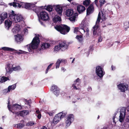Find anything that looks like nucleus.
Listing matches in <instances>:
<instances>
[{
	"mask_svg": "<svg viewBox=\"0 0 129 129\" xmlns=\"http://www.w3.org/2000/svg\"><path fill=\"white\" fill-rule=\"evenodd\" d=\"M9 58L11 59H12L13 58V56H10L9 57Z\"/></svg>",
	"mask_w": 129,
	"mask_h": 129,
	"instance_id": "nucleus-59",
	"label": "nucleus"
},
{
	"mask_svg": "<svg viewBox=\"0 0 129 129\" xmlns=\"http://www.w3.org/2000/svg\"><path fill=\"white\" fill-rule=\"evenodd\" d=\"M12 24V22L9 19H7L6 20L5 22V25L6 28H7L8 30H9V28L11 26Z\"/></svg>",
	"mask_w": 129,
	"mask_h": 129,
	"instance_id": "nucleus-25",
	"label": "nucleus"
},
{
	"mask_svg": "<svg viewBox=\"0 0 129 129\" xmlns=\"http://www.w3.org/2000/svg\"><path fill=\"white\" fill-rule=\"evenodd\" d=\"M101 18V14L100 12H99L98 14V18Z\"/></svg>",
	"mask_w": 129,
	"mask_h": 129,
	"instance_id": "nucleus-57",
	"label": "nucleus"
},
{
	"mask_svg": "<svg viewBox=\"0 0 129 129\" xmlns=\"http://www.w3.org/2000/svg\"><path fill=\"white\" fill-rule=\"evenodd\" d=\"M100 7H101L105 3V0H100Z\"/></svg>",
	"mask_w": 129,
	"mask_h": 129,
	"instance_id": "nucleus-36",
	"label": "nucleus"
},
{
	"mask_svg": "<svg viewBox=\"0 0 129 129\" xmlns=\"http://www.w3.org/2000/svg\"><path fill=\"white\" fill-rule=\"evenodd\" d=\"M128 87V84L124 83H120L118 85V89L122 92H124L125 90H127Z\"/></svg>",
	"mask_w": 129,
	"mask_h": 129,
	"instance_id": "nucleus-12",
	"label": "nucleus"
},
{
	"mask_svg": "<svg viewBox=\"0 0 129 129\" xmlns=\"http://www.w3.org/2000/svg\"><path fill=\"white\" fill-rule=\"evenodd\" d=\"M13 113H14L15 114L17 115V116L20 115V111L19 112H15V113L13 112Z\"/></svg>",
	"mask_w": 129,
	"mask_h": 129,
	"instance_id": "nucleus-50",
	"label": "nucleus"
},
{
	"mask_svg": "<svg viewBox=\"0 0 129 129\" xmlns=\"http://www.w3.org/2000/svg\"><path fill=\"white\" fill-rule=\"evenodd\" d=\"M101 19V18H98L96 22L95 25L93 27V34L94 36L98 35V34L97 33V30L99 27V23L100 22Z\"/></svg>",
	"mask_w": 129,
	"mask_h": 129,
	"instance_id": "nucleus-10",
	"label": "nucleus"
},
{
	"mask_svg": "<svg viewBox=\"0 0 129 129\" xmlns=\"http://www.w3.org/2000/svg\"><path fill=\"white\" fill-rule=\"evenodd\" d=\"M41 114H39L38 115L37 117H38V118L39 119H40L41 118Z\"/></svg>",
	"mask_w": 129,
	"mask_h": 129,
	"instance_id": "nucleus-49",
	"label": "nucleus"
},
{
	"mask_svg": "<svg viewBox=\"0 0 129 129\" xmlns=\"http://www.w3.org/2000/svg\"><path fill=\"white\" fill-rule=\"evenodd\" d=\"M40 129H47V127L45 126H43Z\"/></svg>",
	"mask_w": 129,
	"mask_h": 129,
	"instance_id": "nucleus-53",
	"label": "nucleus"
},
{
	"mask_svg": "<svg viewBox=\"0 0 129 129\" xmlns=\"http://www.w3.org/2000/svg\"><path fill=\"white\" fill-rule=\"evenodd\" d=\"M77 10L80 14L86 10V8L84 6L78 5L77 6Z\"/></svg>",
	"mask_w": 129,
	"mask_h": 129,
	"instance_id": "nucleus-19",
	"label": "nucleus"
},
{
	"mask_svg": "<svg viewBox=\"0 0 129 129\" xmlns=\"http://www.w3.org/2000/svg\"><path fill=\"white\" fill-rule=\"evenodd\" d=\"M72 5H74L75 6H78L79 4L78 3H77L75 2H72L71 3Z\"/></svg>",
	"mask_w": 129,
	"mask_h": 129,
	"instance_id": "nucleus-48",
	"label": "nucleus"
},
{
	"mask_svg": "<svg viewBox=\"0 0 129 129\" xmlns=\"http://www.w3.org/2000/svg\"><path fill=\"white\" fill-rule=\"evenodd\" d=\"M23 18L22 16L20 15L16 14V15L15 22L17 23L23 21Z\"/></svg>",
	"mask_w": 129,
	"mask_h": 129,
	"instance_id": "nucleus-23",
	"label": "nucleus"
},
{
	"mask_svg": "<svg viewBox=\"0 0 129 129\" xmlns=\"http://www.w3.org/2000/svg\"><path fill=\"white\" fill-rule=\"evenodd\" d=\"M81 28L82 29H83L84 30V32L85 31V29H84V28L83 27H81Z\"/></svg>",
	"mask_w": 129,
	"mask_h": 129,
	"instance_id": "nucleus-61",
	"label": "nucleus"
},
{
	"mask_svg": "<svg viewBox=\"0 0 129 129\" xmlns=\"http://www.w3.org/2000/svg\"><path fill=\"white\" fill-rule=\"evenodd\" d=\"M61 70H63V72H64V68H63V67L61 68Z\"/></svg>",
	"mask_w": 129,
	"mask_h": 129,
	"instance_id": "nucleus-64",
	"label": "nucleus"
},
{
	"mask_svg": "<svg viewBox=\"0 0 129 129\" xmlns=\"http://www.w3.org/2000/svg\"><path fill=\"white\" fill-rule=\"evenodd\" d=\"M15 39L16 41L18 43H20L23 40V39L21 36L19 34L15 35Z\"/></svg>",
	"mask_w": 129,
	"mask_h": 129,
	"instance_id": "nucleus-21",
	"label": "nucleus"
},
{
	"mask_svg": "<svg viewBox=\"0 0 129 129\" xmlns=\"http://www.w3.org/2000/svg\"><path fill=\"white\" fill-rule=\"evenodd\" d=\"M22 8H25L26 9L35 10L36 9V7L35 4L30 3H24L23 4H22Z\"/></svg>",
	"mask_w": 129,
	"mask_h": 129,
	"instance_id": "nucleus-8",
	"label": "nucleus"
},
{
	"mask_svg": "<svg viewBox=\"0 0 129 129\" xmlns=\"http://www.w3.org/2000/svg\"><path fill=\"white\" fill-rule=\"evenodd\" d=\"M60 61V62H63V63H65L66 62V59H58Z\"/></svg>",
	"mask_w": 129,
	"mask_h": 129,
	"instance_id": "nucleus-45",
	"label": "nucleus"
},
{
	"mask_svg": "<svg viewBox=\"0 0 129 129\" xmlns=\"http://www.w3.org/2000/svg\"><path fill=\"white\" fill-rule=\"evenodd\" d=\"M2 49L3 50L7 51H11L14 50V49L7 47H3L2 48Z\"/></svg>",
	"mask_w": 129,
	"mask_h": 129,
	"instance_id": "nucleus-31",
	"label": "nucleus"
},
{
	"mask_svg": "<svg viewBox=\"0 0 129 129\" xmlns=\"http://www.w3.org/2000/svg\"><path fill=\"white\" fill-rule=\"evenodd\" d=\"M53 113L52 112H49L48 113V114L50 116H52L53 115Z\"/></svg>",
	"mask_w": 129,
	"mask_h": 129,
	"instance_id": "nucleus-56",
	"label": "nucleus"
},
{
	"mask_svg": "<svg viewBox=\"0 0 129 129\" xmlns=\"http://www.w3.org/2000/svg\"><path fill=\"white\" fill-rule=\"evenodd\" d=\"M79 28L78 27H75L74 28V33H76L77 34V33L78 32H79Z\"/></svg>",
	"mask_w": 129,
	"mask_h": 129,
	"instance_id": "nucleus-44",
	"label": "nucleus"
},
{
	"mask_svg": "<svg viewBox=\"0 0 129 129\" xmlns=\"http://www.w3.org/2000/svg\"><path fill=\"white\" fill-rule=\"evenodd\" d=\"M28 113V111L27 110H23L20 111V116H23L27 115Z\"/></svg>",
	"mask_w": 129,
	"mask_h": 129,
	"instance_id": "nucleus-27",
	"label": "nucleus"
},
{
	"mask_svg": "<svg viewBox=\"0 0 129 129\" xmlns=\"http://www.w3.org/2000/svg\"><path fill=\"white\" fill-rule=\"evenodd\" d=\"M17 3L15 2L13 3V6L14 7H16Z\"/></svg>",
	"mask_w": 129,
	"mask_h": 129,
	"instance_id": "nucleus-46",
	"label": "nucleus"
},
{
	"mask_svg": "<svg viewBox=\"0 0 129 129\" xmlns=\"http://www.w3.org/2000/svg\"><path fill=\"white\" fill-rule=\"evenodd\" d=\"M53 64V63H50L47 69H46V73H47L48 70L49 69L51 68L52 65Z\"/></svg>",
	"mask_w": 129,
	"mask_h": 129,
	"instance_id": "nucleus-38",
	"label": "nucleus"
},
{
	"mask_svg": "<svg viewBox=\"0 0 129 129\" xmlns=\"http://www.w3.org/2000/svg\"><path fill=\"white\" fill-rule=\"evenodd\" d=\"M55 28L58 31H59L60 33L63 35L66 34V32L64 30V28H63V25L62 26L60 25H56L55 27Z\"/></svg>",
	"mask_w": 129,
	"mask_h": 129,
	"instance_id": "nucleus-15",
	"label": "nucleus"
},
{
	"mask_svg": "<svg viewBox=\"0 0 129 129\" xmlns=\"http://www.w3.org/2000/svg\"><path fill=\"white\" fill-rule=\"evenodd\" d=\"M9 79L8 77L5 76H3L0 79V82L1 83H3L5 82Z\"/></svg>",
	"mask_w": 129,
	"mask_h": 129,
	"instance_id": "nucleus-30",
	"label": "nucleus"
},
{
	"mask_svg": "<svg viewBox=\"0 0 129 129\" xmlns=\"http://www.w3.org/2000/svg\"><path fill=\"white\" fill-rule=\"evenodd\" d=\"M13 53H11V54H14L17 53V54H22L23 53V51H22L19 50V51H17L16 50L14 49V50L12 51Z\"/></svg>",
	"mask_w": 129,
	"mask_h": 129,
	"instance_id": "nucleus-33",
	"label": "nucleus"
},
{
	"mask_svg": "<svg viewBox=\"0 0 129 129\" xmlns=\"http://www.w3.org/2000/svg\"><path fill=\"white\" fill-rule=\"evenodd\" d=\"M66 114V112L63 111L56 115L53 119V123L55 124H57L62 118L64 117Z\"/></svg>",
	"mask_w": 129,
	"mask_h": 129,
	"instance_id": "nucleus-3",
	"label": "nucleus"
},
{
	"mask_svg": "<svg viewBox=\"0 0 129 129\" xmlns=\"http://www.w3.org/2000/svg\"><path fill=\"white\" fill-rule=\"evenodd\" d=\"M126 111V109L125 107L122 108L120 110L119 121L121 122H123L125 117Z\"/></svg>",
	"mask_w": 129,
	"mask_h": 129,
	"instance_id": "nucleus-9",
	"label": "nucleus"
},
{
	"mask_svg": "<svg viewBox=\"0 0 129 129\" xmlns=\"http://www.w3.org/2000/svg\"><path fill=\"white\" fill-rule=\"evenodd\" d=\"M60 89L56 85H53L52 86L51 89V91L53 92V93L56 96H58L60 93Z\"/></svg>",
	"mask_w": 129,
	"mask_h": 129,
	"instance_id": "nucleus-11",
	"label": "nucleus"
},
{
	"mask_svg": "<svg viewBox=\"0 0 129 129\" xmlns=\"http://www.w3.org/2000/svg\"><path fill=\"white\" fill-rule=\"evenodd\" d=\"M24 126L23 124L21 123H19L17 124V127L19 128H21L23 127Z\"/></svg>",
	"mask_w": 129,
	"mask_h": 129,
	"instance_id": "nucleus-40",
	"label": "nucleus"
},
{
	"mask_svg": "<svg viewBox=\"0 0 129 129\" xmlns=\"http://www.w3.org/2000/svg\"><path fill=\"white\" fill-rule=\"evenodd\" d=\"M36 113L38 114H40V112L39 110H37L36 111Z\"/></svg>",
	"mask_w": 129,
	"mask_h": 129,
	"instance_id": "nucleus-54",
	"label": "nucleus"
},
{
	"mask_svg": "<svg viewBox=\"0 0 129 129\" xmlns=\"http://www.w3.org/2000/svg\"><path fill=\"white\" fill-rule=\"evenodd\" d=\"M126 121L129 123V116L126 117Z\"/></svg>",
	"mask_w": 129,
	"mask_h": 129,
	"instance_id": "nucleus-52",
	"label": "nucleus"
},
{
	"mask_svg": "<svg viewBox=\"0 0 129 129\" xmlns=\"http://www.w3.org/2000/svg\"><path fill=\"white\" fill-rule=\"evenodd\" d=\"M65 15L67 17H71L69 18L71 21H75L76 17L78 16V14L74 13L73 9H68L65 12Z\"/></svg>",
	"mask_w": 129,
	"mask_h": 129,
	"instance_id": "nucleus-2",
	"label": "nucleus"
},
{
	"mask_svg": "<svg viewBox=\"0 0 129 129\" xmlns=\"http://www.w3.org/2000/svg\"><path fill=\"white\" fill-rule=\"evenodd\" d=\"M10 64H8L7 65V67L6 68L7 73L11 74L13 71H17L21 69V68L19 66H17L12 68L10 67Z\"/></svg>",
	"mask_w": 129,
	"mask_h": 129,
	"instance_id": "nucleus-7",
	"label": "nucleus"
},
{
	"mask_svg": "<svg viewBox=\"0 0 129 129\" xmlns=\"http://www.w3.org/2000/svg\"><path fill=\"white\" fill-rule=\"evenodd\" d=\"M53 21L54 22H56L58 21H61L60 17L58 16H56L53 18Z\"/></svg>",
	"mask_w": 129,
	"mask_h": 129,
	"instance_id": "nucleus-29",
	"label": "nucleus"
},
{
	"mask_svg": "<svg viewBox=\"0 0 129 129\" xmlns=\"http://www.w3.org/2000/svg\"><path fill=\"white\" fill-rule=\"evenodd\" d=\"M79 81L80 79L79 78H78L74 81V83L72 84V86L73 89L76 90H79L80 89L79 88L77 87V85L78 87V86L80 83Z\"/></svg>",
	"mask_w": 129,
	"mask_h": 129,
	"instance_id": "nucleus-16",
	"label": "nucleus"
},
{
	"mask_svg": "<svg viewBox=\"0 0 129 129\" xmlns=\"http://www.w3.org/2000/svg\"><path fill=\"white\" fill-rule=\"evenodd\" d=\"M34 124V123L33 122L30 121L27 123L26 125L27 126H32Z\"/></svg>",
	"mask_w": 129,
	"mask_h": 129,
	"instance_id": "nucleus-42",
	"label": "nucleus"
},
{
	"mask_svg": "<svg viewBox=\"0 0 129 129\" xmlns=\"http://www.w3.org/2000/svg\"><path fill=\"white\" fill-rule=\"evenodd\" d=\"M86 31L87 32H88L89 31V29L88 28H87L86 29Z\"/></svg>",
	"mask_w": 129,
	"mask_h": 129,
	"instance_id": "nucleus-60",
	"label": "nucleus"
},
{
	"mask_svg": "<svg viewBox=\"0 0 129 129\" xmlns=\"http://www.w3.org/2000/svg\"><path fill=\"white\" fill-rule=\"evenodd\" d=\"M111 68H112V70H114L115 69V67H114L113 65H112L111 66Z\"/></svg>",
	"mask_w": 129,
	"mask_h": 129,
	"instance_id": "nucleus-55",
	"label": "nucleus"
},
{
	"mask_svg": "<svg viewBox=\"0 0 129 129\" xmlns=\"http://www.w3.org/2000/svg\"><path fill=\"white\" fill-rule=\"evenodd\" d=\"M91 2V1L90 0H85L83 1V4L86 7H87L89 6Z\"/></svg>",
	"mask_w": 129,
	"mask_h": 129,
	"instance_id": "nucleus-28",
	"label": "nucleus"
},
{
	"mask_svg": "<svg viewBox=\"0 0 129 129\" xmlns=\"http://www.w3.org/2000/svg\"><path fill=\"white\" fill-rule=\"evenodd\" d=\"M9 87H8V89H4L3 90V92L4 93H6L8 92H9L10 91V88Z\"/></svg>",
	"mask_w": 129,
	"mask_h": 129,
	"instance_id": "nucleus-37",
	"label": "nucleus"
},
{
	"mask_svg": "<svg viewBox=\"0 0 129 129\" xmlns=\"http://www.w3.org/2000/svg\"><path fill=\"white\" fill-rule=\"evenodd\" d=\"M16 85L15 84H14V85H12L9 86L8 87H9L10 89V90L12 89L13 90H14L16 87Z\"/></svg>",
	"mask_w": 129,
	"mask_h": 129,
	"instance_id": "nucleus-41",
	"label": "nucleus"
},
{
	"mask_svg": "<svg viewBox=\"0 0 129 129\" xmlns=\"http://www.w3.org/2000/svg\"><path fill=\"white\" fill-rule=\"evenodd\" d=\"M92 89L91 87H89L88 88L87 90L88 91H91L92 90Z\"/></svg>",
	"mask_w": 129,
	"mask_h": 129,
	"instance_id": "nucleus-51",
	"label": "nucleus"
},
{
	"mask_svg": "<svg viewBox=\"0 0 129 129\" xmlns=\"http://www.w3.org/2000/svg\"><path fill=\"white\" fill-rule=\"evenodd\" d=\"M8 17V14L7 12H3L0 15V24L3 22L4 20Z\"/></svg>",
	"mask_w": 129,
	"mask_h": 129,
	"instance_id": "nucleus-18",
	"label": "nucleus"
},
{
	"mask_svg": "<svg viewBox=\"0 0 129 129\" xmlns=\"http://www.w3.org/2000/svg\"><path fill=\"white\" fill-rule=\"evenodd\" d=\"M63 25V28H64V30L65 31V32H66V34H67L69 31L70 30V28L66 25Z\"/></svg>",
	"mask_w": 129,
	"mask_h": 129,
	"instance_id": "nucleus-32",
	"label": "nucleus"
},
{
	"mask_svg": "<svg viewBox=\"0 0 129 129\" xmlns=\"http://www.w3.org/2000/svg\"><path fill=\"white\" fill-rule=\"evenodd\" d=\"M102 39L101 38V36L99 37V38L98 40V42H101L102 41Z\"/></svg>",
	"mask_w": 129,
	"mask_h": 129,
	"instance_id": "nucleus-47",
	"label": "nucleus"
},
{
	"mask_svg": "<svg viewBox=\"0 0 129 129\" xmlns=\"http://www.w3.org/2000/svg\"><path fill=\"white\" fill-rule=\"evenodd\" d=\"M12 31L14 34H15L18 32V30L15 28H14L12 29Z\"/></svg>",
	"mask_w": 129,
	"mask_h": 129,
	"instance_id": "nucleus-43",
	"label": "nucleus"
},
{
	"mask_svg": "<svg viewBox=\"0 0 129 129\" xmlns=\"http://www.w3.org/2000/svg\"><path fill=\"white\" fill-rule=\"evenodd\" d=\"M75 38L78 40V41L79 43L82 44H83L84 39L82 35H77L75 37Z\"/></svg>",
	"mask_w": 129,
	"mask_h": 129,
	"instance_id": "nucleus-24",
	"label": "nucleus"
},
{
	"mask_svg": "<svg viewBox=\"0 0 129 129\" xmlns=\"http://www.w3.org/2000/svg\"><path fill=\"white\" fill-rule=\"evenodd\" d=\"M98 0H95L94 1V2H95V4L96 5H97V4L98 3Z\"/></svg>",
	"mask_w": 129,
	"mask_h": 129,
	"instance_id": "nucleus-58",
	"label": "nucleus"
},
{
	"mask_svg": "<svg viewBox=\"0 0 129 129\" xmlns=\"http://www.w3.org/2000/svg\"><path fill=\"white\" fill-rule=\"evenodd\" d=\"M50 44L45 43H43L41 46L42 48L43 49H45L48 48L50 46Z\"/></svg>",
	"mask_w": 129,
	"mask_h": 129,
	"instance_id": "nucleus-26",
	"label": "nucleus"
},
{
	"mask_svg": "<svg viewBox=\"0 0 129 129\" xmlns=\"http://www.w3.org/2000/svg\"><path fill=\"white\" fill-rule=\"evenodd\" d=\"M10 105L9 101H8V107L9 110L10 111L11 110H21L22 109L21 106L18 104H13L11 106V107H10Z\"/></svg>",
	"mask_w": 129,
	"mask_h": 129,
	"instance_id": "nucleus-5",
	"label": "nucleus"
},
{
	"mask_svg": "<svg viewBox=\"0 0 129 129\" xmlns=\"http://www.w3.org/2000/svg\"><path fill=\"white\" fill-rule=\"evenodd\" d=\"M68 45L66 41H61L59 42L58 44L55 45L54 48L55 51H58L59 50L63 51L67 49Z\"/></svg>",
	"mask_w": 129,
	"mask_h": 129,
	"instance_id": "nucleus-1",
	"label": "nucleus"
},
{
	"mask_svg": "<svg viewBox=\"0 0 129 129\" xmlns=\"http://www.w3.org/2000/svg\"><path fill=\"white\" fill-rule=\"evenodd\" d=\"M45 9L47 11L50 12L52 11L53 7L52 6L49 5L47 6L46 7Z\"/></svg>",
	"mask_w": 129,
	"mask_h": 129,
	"instance_id": "nucleus-34",
	"label": "nucleus"
},
{
	"mask_svg": "<svg viewBox=\"0 0 129 129\" xmlns=\"http://www.w3.org/2000/svg\"><path fill=\"white\" fill-rule=\"evenodd\" d=\"M40 17L42 20L44 21H47L49 19L48 14L46 12L42 11L40 13Z\"/></svg>",
	"mask_w": 129,
	"mask_h": 129,
	"instance_id": "nucleus-13",
	"label": "nucleus"
},
{
	"mask_svg": "<svg viewBox=\"0 0 129 129\" xmlns=\"http://www.w3.org/2000/svg\"><path fill=\"white\" fill-rule=\"evenodd\" d=\"M95 73L96 75L100 78H102L105 74L103 69L99 66L96 67Z\"/></svg>",
	"mask_w": 129,
	"mask_h": 129,
	"instance_id": "nucleus-6",
	"label": "nucleus"
},
{
	"mask_svg": "<svg viewBox=\"0 0 129 129\" xmlns=\"http://www.w3.org/2000/svg\"><path fill=\"white\" fill-rule=\"evenodd\" d=\"M102 17H103V18L104 19L105 18V15L103 14V15L102 16Z\"/></svg>",
	"mask_w": 129,
	"mask_h": 129,
	"instance_id": "nucleus-62",
	"label": "nucleus"
},
{
	"mask_svg": "<svg viewBox=\"0 0 129 129\" xmlns=\"http://www.w3.org/2000/svg\"><path fill=\"white\" fill-rule=\"evenodd\" d=\"M94 8L93 4L90 5L86 9V14L89 15L92 13L94 11Z\"/></svg>",
	"mask_w": 129,
	"mask_h": 129,
	"instance_id": "nucleus-17",
	"label": "nucleus"
},
{
	"mask_svg": "<svg viewBox=\"0 0 129 129\" xmlns=\"http://www.w3.org/2000/svg\"><path fill=\"white\" fill-rule=\"evenodd\" d=\"M61 63L59 60L58 59L57 60L56 62L55 63L56 68V69L58 68L59 67L60 63Z\"/></svg>",
	"mask_w": 129,
	"mask_h": 129,
	"instance_id": "nucleus-35",
	"label": "nucleus"
},
{
	"mask_svg": "<svg viewBox=\"0 0 129 129\" xmlns=\"http://www.w3.org/2000/svg\"><path fill=\"white\" fill-rule=\"evenodd\" d=\"M16 15V14L12 10L11 13L9 14V18L12 21L15 22Z\"/></svg>",
	"mask_w": 129,
	"mask_h": 129,
	"instance_id": "nucleus-22",
	"label": "nucleus"
},
{
	"mask_svg": "<svg viewBox=\"0 0 129 129\" xmlns=\"http://www.w3.org/2000/svg\"><path fill=\"white\" fill-rule=\"evenodd\" d=\"M24 101L26 102L27 103H29L28 101L27 100L25 99Z\"/></svg>",
	"mask_w": 129,
	"mask_h": 129,
	"instance_id": "nucleus-63",
	"label": "nucleus"
},
{
	"mask_svg": "<svg viewBox=\"0 0 129 129\" xmlns=\"http://www.w3.org/2000/svg\"><path fill=\"white\" fill-rule=\"evenodd\" d=\"M74 116L73 114H70L68 115L67 120L66 121V123L67 125H69L74 120Z\"/></svg>",
	"mask_w": 129,
	"mask_h": 129,
	"instance_id": "nucleus-14",
	"label": "nucleus"
},
{
	"mask_svg": "<svg viewBox=\"0 0 129 129\" xmlns=\"http://www.w3.org/2000/svg\"><path fill=\"white\" fill-rule=\"evenodd\" d=\"M40 42L39 37L35 36L33 38L31 42V44L29 46V48L30 50L31 49H36Z\"/></svg>",
	"mask_w": 129,
	"mask_h": 129,
	"instance_id": "nucleus-4",
	"label": "nucleus"
},
{
	"mask_svg": "<svg viewBox=\"0 0 129 129\" xmlns=\"http://www.w3.org/2000/svg\"><path fill=\"white\" fill-rule=\"evenodd\" d=\"M24 3L22 2H20L19 3H17L16 7H18L19 8L22 7V4H23Z\"/></svg>",
	"mask_w": 129,
	"mask_h": 129,
	"instance_id": "nucleus-39",
	"label": "nucleus"
},
{
	"mask_svg": "<svg viewBox=\"0 0 129 129\" xmlns=\"http://www.w3.org/2000/svg\"><path fill=\"white\" fill-rule=\"evenodd\" d=\"M54 8L57 12V13L59 15H61L63 10L62 8L59 5L54 6Z\"/></svg>",
	"mask_w": 129,
	"mask_h": 129,
	"instance_id": "nucleus-20",
	"label": "nucleus"
}]
</instances>
